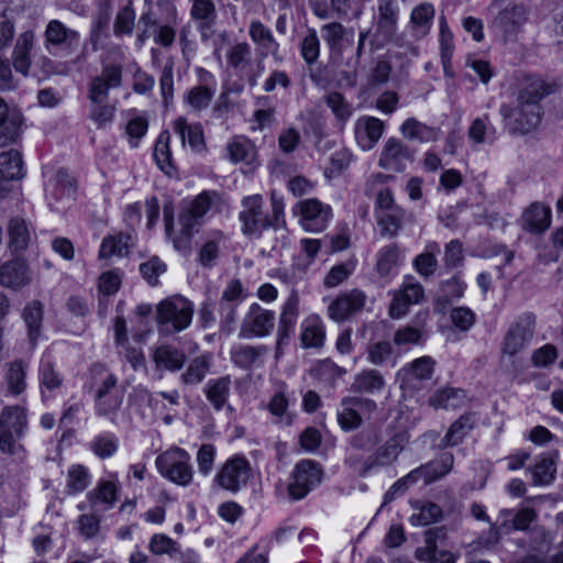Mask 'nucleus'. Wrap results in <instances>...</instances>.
<instances>
[{"label":"nucleus","mask_w":563,"mask_h":563,"mask_svg":"<svg viewBox=\"0 0 563 563\" xmlns=\"http://www.w3.org/2000/svg\"><path fill=\"white\" fill-rule=\"evenodd\" d=\"M559 89L555 81H549L540 75H527L520 81L516 96V106L501 104L499 113L507 122L512 134H528L534 131L542 119L541 100Z\"/></svg>","instance_id":"nucleus-1"},{"label":"nucleus","mask_w":563,"mask_h":563,"mask_svg":"<svg viewBox=\"0 0 563 563\" xmlns=\"http://www.w3.org/2000/svg\"><path fill=\"white\" fill-rule=\"evenodd\" d=\"M27 424L25 409L20 406L5 407L0 416V450L14 455L21 450L18 440Z\"/></svg>","instance_id":"nucleus-2"},{"label":"nucleus","mask_w":563,"mask_h":563,"mask_svg":"<svg viewBox=\"0 0 563 563\" xmlns=\"http://www.w3.org/2000/svg\"><path fill=\"white\" fill-rule=\"evenodd\" d=\"M156 467L162 476L179 486H188L192 481L190 455L180 448H172L156 457Z\"/></svg>","instance_id":"nucleus-3"},{"label":"nucleus","mask_w":563,"mask_h":563,"mask_svg":"<svg viewBox=\"0 0 563 563\" xmlns=\"http://www.w3.org/2000/svg\"><path fill=\"white\" fill-rule=\"evenodd\" d=\"M243 234L258 238L262 232L274 225L269 214L264 210V199L261 195L245 197L239 214Z\"/></svg>","instance_id":"nucleus-4"},{"label":"nucleus","mask_w":563,"mask_h":563,"mask_svg":"<svg viewBox=\"0 0 563 563\" xmlns=\"http://www.w3.org/2000/svg\"><path fill=\"white\" fill-rule=\"evenodd\" d=\"M323 472L319 463L311 460L298 462L291 473L288 494L292 500L305 498L311 489L322 482Z\"/></svg>","instance_id":"nucleus-5"},{"label":"nucleus","mask_w":563,"mask_h":563,"mask_svg":"<svg viewBox=\"0 0 563 563\" xmlns=\"http://www.w3.org/2000/svg\"><path fill=\"white\" fill-rule=\"evenodd\" d=\"M157 321L159 324H172L176 332L185 330L191 323L192 303L181 296H175L157 305Z\"/></svg>","instance_id":"nucleus-6"},{"label":"nucleus","mask_w":563,"mask_h":563,"mask_svg":"<svg viewBox=\"0 0 563 563\" xmlns=\"http://www.w3.org/2000/svg\"><path fill=\"white\" fill-rule=\"evenodd\" d=\"M446 529L437 527L426 531V545L416 550V558L421 562L429 563H455L456 556L449 550L446 545Z\"/></svg>","instance_id":"nucleus-7"},{"label":"nucleus","mask_w":563,"mask_h":563,"mask_svg":"<svg viewBox=\"0 0 563 563\" xmlns=\"http://www.w3.org/2000/svg\"><path fill=\"white\" fill-rule=\"evenodd\" d=\"M536 316L531 312L520 314L507 331L501 352L514 357L523 350L534 334Z\"/></svg>","instance_id":"nucleus-8"},{"label":"nucleus","mask_w":563,"mask_h":563,"mask_svg":"<svg viewBox=\"0 0 563 563\" xmlns=\"http://www.w3.org/2000/svg\"><path fill=\"white\" fill-rule=\"evenodd\" d=\"M409 442L407 432H397L389 438L383 445L377 448L375 453L368 456L362 467L358 470L360 475L365 476L369 470L377 466H389L394 464L406 445Z\"/></svg>","instance_id":"nucleus-9"},{"label":"nucleus","mask_w":563,"mask_h":563,"mask_svg":"<svg viewBox=\"0 0 563 563\" xmlns=\"http://www.w3.org/2000/svg\"><path fill=\"white\" fill-rule=\"evenodd\" d=\"M251 477V466L247 460L234 456L228 460L214 477V483L231 493L239 492L246 486Z\"/></svg>","instance_id":"nucleus-10"},{"label":"nucleus","mask_w":563,"mask_h":563,"mask_svg":"<svg viewBox=\"0 0 563 563\" xmlns=\"http://www.w3.org/2000/svg\"><path fill=\"white\" fill-rule=\"evenodd\" d=\"M275 313L253 303L243 318L239 336L242 339L267 336L274 329Z\"/></svg>","instance_id":"nucleus-11"},{"label":"nucleus","mask_w":563,"mask_h":563,"mask_svg":"<svg viewBox=\"0 0 563 563\" xmlns=\"http://www.w3.org/2000/svg\"><path fill=\"white\" fill-rule=\"evenodd\" d=\"M296 207L300 213V223L306 231H323L332 217L331 207L316 198L301 200Z\"/></svg>","instance_id":"nucleus-12"},{"label":"nucleus","mask_w":563,"mask_h":563,"mask_svg":"<svg viewBox=\"0 0 563 563\" xmlns=\"http://www.w3.org/2000/svg\"><path fill=\"white\" fill-rule=\"evenodd\" d=\"M139 24L143 26L142 32L137 35V41L143 44L147 37L153 36L154 42L164 47L170 46L176 37V13L174 12L167 23H161L152 19L150 13H143L139 20Z\"/></svg>","instance_id":"nucleus-13"},{"label":"nucleus","mask_w":563,"mask_h":563,"mask_svg":"<svg viewBox=\"0 0 563 563\" xmlns=\"http://www.w3.org/2000/svg\"><path fill=\"white\" fill-rule=\"evenodd\" d=\"M424 297V289L422 285L415 280L413 277H408L399 290L395 291L393 301L389 306V316L393 319H400L407 314L411 305L419 303Z\"/></svg>","instance_id":"nucleus-14"},{"label":"nucleus","mask_w":563,"mask_h":563,"mask_svg":"<svg viewBox=\"0 0 563 563\" xmlns=\"http://www.w3.org/2000/svg\"><path fill=\"white\" fill-rule=\"evenodd\" d=\"M365 300V294L358 289L344 292L328 307L329 317L336 322L347 320L364 308Z\"/></svg>","instance_id":"nucleus-15"},{"label":"nucleus","mask_w":563,"mask_h":563,"mask_svg":"<svg viewBox=\"0 0 563 563\" xmlns=\"http://www.w3.org/2000/svg\"><path fill=\"white\" fill-rule=\"evenodd\" d=\"M412 161V153L406 144L400 140L389 139L385 143L378 165L390 172H402L406 168L407 163Z\"/></svg>","instance_id":"nucleus-16"},{"label":"nucleus","mask_w":563,"mask_h":563,"mask_svg":"<svg viewBox=\"0 0 563 563\" xmlns=\"http://www.w3.org/2000/svg\"><path fill=\"white\" fill-rule=\"evenodd\" d=\"M268 352L269 349L262 344H236L231 349L230 356L235 366L244 371H250L255 367H261Z\"/></svg>","instance_id":"nucleus-17"},{"label":"nucleus","mask_w":563,"mask_h":563,"mask_svg":"<svg viewBox=\"0 0 563 563\" xmlns=\"http://www.w3.org/2000/svg\"><path fill=\"white\" fill-rule=\"evenodd\" d=\"M551 209L542 202H532L521 214V228L532 234H542L551 225Z\"/></svg>","instance_id":"nucleus-18"},{"label":"nucleus","mask_w":563,"mask_h":563,"mask_svg":"<svg viewBox=\"0 0 563 563\" xmlns=\"http://www.w3.org/2000/svg\"><path fill=\"white\" fill-rule=\"evenodd\" d=\"M249 34L251 40L260 47L263 56L272 55L277 64L283 62L284 56L279 52V44L267 26L260 21H252L249 27Z\"/></svg>","instance_id":"nucleus-19"},{"label":"nucleus","mask_w":563,"mask_h":563,"mask_svg":"<svg viewBox=\"0 0 563 563\" xmlns=\"http://www.w3.org/2000/svg\"><path fill=\"white\" fill-rule=\"evenodd\" d=\"M299 316V294L296 289H291L290 294L282 307L278 329L277 342L280 344L285 339H288L290 333L294 332L297 319Z\"/></svg>","instance_id":"nucleus-20"},{"label":"nucleus","mask_w":563,"mask_h":563,"mask_svg":"<svg viewBox=\"0 0 563 563\" xmlns=\"http://www.w3.org/2000/svg\"><path fill=\"white\" fill-rule=\"evenodd\" d=\"M453 462L452 454H444L439 461L426 463L409 472L408 475L415 484L419 481L429 484L448 474L453 466Z\"/></svg>","instance_id":"nucleus-21"},{"label":"nucleus","mask_w":563,"mask_h":563,"mask_svg":"<svg viewBox=\"0 0 563 563\" xmlns=\"http://www.w3.org/2000/svg\"><path fill=\"white\" fill-rule=\"evenodd\" d=\"M22 122L21 112L16 109H10L5 101L0 98V146L15 141Z\"/></svg>","instance_id":"nucleus-22"},{"label":"nucleus","mask_w":563,"mask_h":563,"mask_svg":"<svg viewBox=\"0 0 563 563\" xmlns=\"http://www.w3.org/2000/svg\"><path fill=\"white\" fill-rule=\"evenodd\" d=\"M434 14V7L428 2L420 3L412 9L409 29L416 40H421L429 34L433 24Z\"/></svg>","instance_id":"nucleus-23"},{"label":"nucleus","mask_w":563,"mask_h":563,"mask_svg":"<svg viewBox=\"0 0 563 563\" xmlns=\"http://www.w3.org/2000/svg\"><path fill=\"white\" fill-rule=\"evenodd\" d=\"M377 10V32L384 41H389L397 29L399 8L394 0H379Z\"/></svg>","instance_id":"nucleus-24"},{"label":"nucleus","mask_w":563,"mask_h":563,"mask_svg":"<svg viewBox=\"0 0 563 563\" xmlns=\"http://www.w3.org/2000/svg\"><path fill=\"white\" fill-rule=\"evenodd\" d=\"M121 73H101L91 78L88 98L90 102L108 101V91L121 85Z\"/></svg>","instance_id":"nucleus-25"},{"label":"nucleus","mask_w":563,"mask_h":563,"mask_svg":"<svg viewBox=\"0 0 563 563\" xmlns=\"http://www.w3.org/2000/svg\"><path fill=\"white\" fill-rule=\"evenodd\" d=\"M174 130L180 136L184 145L187 142L195 152L205 150V137L200 123H188L186 118L179 117L174 122Z\"/></svg>","instance_id":"nucleus-26"},{"label":"nucleus","mask_w":563,"mask_h":563,"mask_svg":"<svg viewBox=\"0 0 563 563\" xmlns=\"http://www.w3.org/2000/svg\"><path fill=\"white\" fill-rule=\"evenodd\" d=\"M27 265L21 260L10 261L0 267V284L20 288L29 283Z\"/></svg>","instance_id":"nucleus-27"},{"label":"nucleus","mask_w":563,"mask_h":563,"mask_svg":"<svg viewBox=\"0 0 563 563\" xmlns=\"http://www.w3.org/2000/svg\"><path fill=\"white\" fill-rule=\"evenodd\" d=\"M45 41L48 45H66L70 47L79 43V33L66 27L58 20H52L45 30Z\"/></svg>","instance_id":"nucleus-28"},{"label":"nucleus","mask_w":563,"mask_h":563,"mask_svg":"<svg viewBox=\"0 0 563 563\" xmlns=\"http://www.w3.org/2000/svg\"><path fill=\"white\" fill-rule=\"evenodd\" d=\"M411 216L406 212L401 207L394 208L391 211L376 212L377 224L380 228V234L389 238H395L402 224Z\"/></svg>","instance_id":"nucleus-29"},{"label":"nucleus","mask_w":563,"mask_h":563,"mask_svg":"<svg viewBox=\"0 0 563 563\" xmlns=\"http://www.w3.org/2000/svg\"><path fill=\"white\" fill-rule=\"evenodd\" d=\"M153 357L158 368H164L170 372L179 371L186 361L184 351L172 345L158 346L155 350Z\"/></svg>","instance_id":"nucleus-30"},{"label":"nucleus","mask_w":563,"mask_h":563,"mask_svg":"<svg viewBox=\"0 0 563 563\" xmlns=\"http://www.w3.org/2000/svg\"><path fill=\"white\" fill-rule=\"evenodd\" d=\"M34 44V32L31 30L21 33L16 40L12 63L15 70H27L31 66L30 53Z\"/></svg>","instance_id":"nucleus-31"},{"label":"nucleus","mask_w":563,"mask_h":563,"mask_svg":"<svg viewBox=\"0 0 563 563\" xmlns=\"http://www.w3.org/2000/svg\"><path fill=\"white\" fill-rule=\"evenodd\" d=\"M91 387L95 388V397L119 391L117 388L118 379L114 374L100 364H95L90 368Z\"/></svg>","instance_id":"nucleus-32"},{"label":"nucleus","mask_w":563,"mask_h":563,"mask_svg":"<svg viewBox=\"0 0 563 563\" xmlns=\"http://www.w3.org/2000/svg\"><path fill=\"white\" fill-rule=\"evenodd\" d=\"M132 246L131 236L129 234L119 233L103 238L99 257L108 258L111 256H128Z\"/></svg>","instance_id":"nucleus-33"},{"label":"nucleus","mask_w":563,"mask_h":563,"mask_svg":"<svg viewBox=\"0 0 563 563\" xmlns=\"http://www.w3.org/2000/svg\"><path fill=\"white\" fill-rule=\"evenodd\" d=\"M23 176V161L20 152L10 150L0 153V177L11 181L21 179Z\"/></svg>","instance_id":"nucleus-34"},{"label":"nucleus","mask_w":563,"mask_h":563,"mask_svg":"<svg viewBox=\"0 0 563 563\" xmlns=\"http://www.w3.org/2000/svg\"><path fill=\"white\" fill-rule=\"evenodd\" d=\"M4 379L8 391L14 396L21 395L26 388V365L15 360L5 365Z\"/></svg>","instance_id":"nucleus-35"},{"label":"nucleus","mask_w":563,"mask_h":563,"mask_svg":"<svg viewBox=\"0 0 563 563\" xmlns=\"http://www.w3.org/2000/svg\"><path fill=\"white\" fill-rule=\"evenodd\" d=\"M170 134L168 131H163L154 146V159L162 172L168 176H173L176 168L172 161V152L169 147Z\"/></svg>","instance_id":"nucleus-36"},{"label":"nucleus","mask_w":563,"mask_h":563,"mask_svg":"<svg viewBox=\"0 0 563 563\" xmlns=\"http://www.w3.org/2000/svg\"><path fill=\"white\" fill-rule=\"evenodd\" d=\"M400 130L406 139L418 140L420 142H433L438 140L440 135L439 129L428 126L413 118L407 119Z\"/></svg>","instance_id":"nucleus-37"},{"label":"nucleus","mask_w":563,"mask_h":563,"mask_svg":"<svg viewBox=\"0 0 563 563\" xmlns=\"http://www.w3.org/2000/svg\"><path fill=\"white\" fill-rule=\"evenodd\" d=\"M440 253V246L435 242L428 243L424 252L417 255L412 262L417 273L423 277H431L438 267L437 254Z\"/></svg>","instance_id":"nucleus-38"},{"label":"nucleus","mask_w":563,"mask_h":563,"mask_svg":"<svg viewBox=\"0 0 563 563\" xmlns=\"http://www.w3.org/2000/svg\"><path fill=\"white\" fill-rule=\"evenodd\" d=\"M475 423L474 416L471 413L461 416L449 428L442 439V446H455L463 441L466 434L473 429Z\"/></svg>","instance_id":"nucleus-39"},{"label":"nucleus","mask_w":563,"mask_h":563,"mask_svg":"<svg viewBox=\"0 0 563 563\" xmlns=\"http://www.w3.org/2000/svg\"><path fill=\"white\" fill-rule=\"evenodd\" d=\"M47 191L55 198L60 200L62 198L74 199L76 188L74 179L64 169H59L53 179L48 181Z\"/></svg>","instance_id":"nucleus-40"},{"label":"nucleus","mask_w":563,"mask_h":563,"mask_svg":"<svg viewBox=\"0 0 563 563\" xmlns=\"http://www.w3.org/2000/svg\"><path fill=\"white\" fill-rule=\"evenodd\" d=\"M231 378L223 376L207 384L206 396L216 410H220L227 404L230 395Z\"/></svg>","instance_id":"nucleus-41"},{"label":"nucleus","mask_w":563,"mask_h":563,"mask_svg":"<svg viewBox=\"0 0 563 563\" xmlns=\"http://www.w3.org/2000/svg\"><path fill=\"white\" fill-rule=\"evenodd\" d=\"M232 162H243L246 165L254 164L256 151L252 142L245 137H235L227 146Z\"/></svg>","instance_id":"nucleus-42"},{"label":"nucleus","mask_w":563,"mask_h":563,"mask_svg":"<svg viewBox=\"0 0 563 563\" xmlns=\"http://www.w3.org/2000/svg\"><path fill=\"white\" fill-rule=\"evenodd\" d=\"M10 245L14 251H23L31 241V231L23 218L15 217L10 220L8 227Z\"/></svg>","instance_id":"nucleus-43"},{"label":"nucleus","mask_w":563,"mask_h":563,"mask_svg":"<svg viewBox=\"0 0 563 563\" xmlns=\"http://www.w3.org/2000/svg\"><path fill=\"white\" fill-rule=\"evenodd\" d=\"M384 385L385 379L378 371L365 369L355 376L352 390L373 394L383 389Z\"/></svg>","instance_id":"nucleus-44"},{"label":"nucleus","mask_w":563,"mask_h":563,"mask_svg":"<svg viewBox=\"0 0 563 563\" xmlns=\"http://www.w3.org/2000/svg\"><path fill=\"white\" fill-rule=\"evenodd\" d=\"M321 35L329 46L331 54L340 55L344 48L345 42H349L345 37L346 30L339 22L324 24L321 27Z\"/></svg>","instance_id":"nucleus-45"},{"label":"nucleus","mask_w":563,"mask_h":563,"mask_svg":"<svg viewBox=\"0 0 563 563\" xmlns=\"http://www.w3.org/2000/svg\"><path fill=\"white\" fill-rule=\"evenodd\" d=\"M466 399V395L462 389L444 388L435 391L429 399V402L434 408H457L461 407Z\"/></svg>","instance_id":"nucleus-46"},{"label":"nucleus","mask_w":563,"mask_h":563,"mask_svg":"<svg viewBox=\"0 0 563 563\" xmlns=\"http://www.w3.org/2000/svg\"><path fill=\"white\" fill-rule=\"evenodd\" d=\"M324 336L323 324L318 318H309L305 320L300 335L301 343L305 347L322 346Z\"/></svg>","instance_id":"nucleus-47"},{"label":"nucleus","mask_w":563,"mask_h":563,"mask_svg":"<svg viewBox=\"0 0 563 563\" xmlns=\"http://www.w3.org/2000/svg\"><path fill=\"white\" fill-rule=\"evenodd\" d=\"M209 368V356H197L194 360H191L186 371L180 375V380L185 385H197L203 380Z\"/></svg>","instance_id":"nucleus-48"},{"label":"nucleus","mask_w":563,"mask_h":563,"mask_svg":"<svg viewBox=\"0 0 563 563\" xmlns=\"http://www.w3.org/2000/svg\"><path fill=\"white\" fill-rule=\"evenodd\" d=\"M90 484V474L86 466L74 464L67 471L66 492L74 495L84 492Z\"/></svg>","instance_id":"nucleus-49"},{"label":"nucleus","mask_w":563,"mask_h":563,"mask_svg":"<svg viewBox=\"0 0 563 563\" xmlns=\"http://www.w3.org/2000/svg\"><path fill=\"white\" fill-rule=\"evenodd\" d=\"M400 251L396 244L383 247L377 254L376 271L380 277H388L399 265Z\"/></svg>","instance_id":"nucleus-50"},{"label":"nucleus","mask_w":563,"mask_h":563,"mask_svg":"<svg viewBox=\"0 0 563 563\" xmlns=\"http://www.w3.org/2000/svg\"><path fill=\"white\" fill-rule=\"evenodd\" d=\"M123 398L124 395L121 390L95 397V408L97 415L113 420V417L117 415L122 405Z\"/></svg>","instance_id":"nucleus-51"},{"label":"nucleus","mask_w":563,"mask_h":563,"mask_svg":"<svg viewBox=\"0 0 563 563\" xmlns=\"http://www.w3.org/2000/svg\"><path fill=\"white\" fill-rule=\"evenodd\" d=\"M336 418L341 429L346 432L357 429L363 423L362 416L352 404L347 402V397L342 399Z\"/></svg>","instance_id":"nucleus-52"},{"label":"nucleus","mask_w":563,"mask_h":563,"mask_svg":"<svg viewBox=\"0 0 563 563\" xmlns=\"http://www.w3.org/2000/svg\"><path fill=\"white\" fill-rule=\"evenodd\" d=\"M90 450L100 459L111 457L119 448V439L113 433L97 435L89 444Z\"/></svg>","instance_id":"nucleus-53"},{"label":"nucleus","mask_w":563,"mask_h":563,"mask_svg":"<svg viewBox=\"0 0 563 563\" xmlns=\"http://www.w3.org/2000/svg\"><path fill=\"white\" fill-rule=\"evenodd\" d=\"M43 312L40 302L34 301L23 311V319L29 329V338L32 344H35L42 323Z\"/></svg>","instance_id":"nucleus-54"},{"label":"nucleus","mask_w":563,"mask_h":563,"mask_svg":"<svg viewBox=\"0 0 563 563\" xmlns=\"http://www.w3.org/2000/svg\"><path fill=\"white\" fill-rule=\"evenodd\" d=\"M443 517L442 508L434 503H424L418 508V512L413 514L410 522L417 526H428L441 520Z\"/></svg>","instance_id":"nucleus-55"},{"label":"nucleus","mask_w":563,"mask_h":563,"mask_svg":"<svg viewBox=\"0 0 563 563\" xmlns=\"http://www.w3.org/2000/svg\"><path fill=\"white\" fill-rule=\"evenodd\" d=\"M534 485H548L555 476L556 466L549 456H542L531 470Z\"/></svg>","instance_id":"nucleus-56"},{"label":"nucleus","mask_w":563,"mask_h":563,"mask_svg":"<svg viewBox=\"0 0 563 563\" xmlns=\"http://www.w3.org/2000/svg\"><path fill=\"white\" fill-rule=\"evenodd\" d=\"M526 20V9L522 4H515L499 12L496 21L506 31H511Z\"/></svg>","instance_id":"nucleus-57"},{"label":"nucleus","mask_w":563,"mask_h":563,"mask_svg":"<svg viewBox=\"0 0 563 563\" xmlns=\"http://www.w3.org/2000/svg\"><path fill=\"white\" fill-rule=\"evenodd\" d=\"M229 66L233 68H246L250 66L252 59L251 46L245 43H236L231 46L227 52Z\"/></svg>","instance_id":"nucleus-58"},{"label":"nucleus","mask_w":563,"mask_h":563,"mask_svg":"<svg viewBox=\"0 0 563 563\" xmlns=\"http://www.w3.org/2000/svg\"><path fill=\"white\" fill-rule=\"evenodd\" d=\"M435 361L431 356H421L409 363L405 371L412 377L424 380L430 379L433 375Z\"/></svg>","instance_id":"nucleus-59"},{"label":"nucleus","mask_w":563,"mask_h":563,"mask_svg":"<svg viewBox=\"0 0 563 563\" xmlns=\"http://www.w3.org/2000/svg\"><path fill=\"white\" fill-rule=\"evenodd\" d=\"M384 128L385 125L382 120L367 117L357 121L356 133L360 134L364 132L368 139L369 145H373L382 137Z\"/></svg>","instance_id":"nucleus-60"},{"label":"nucleus","mask_w":563,"mask_h":563,"mask_svg":"<svg viewBox=\"0 0 563 563\" xmlns=\"http://www.w3.org/2000/svg\"><path fill=\"white\" fill-rule=\"evenodd\" d=\"M213 95L214 90L207 86L194 87L188 91L186 96V102L194 110L200 111L209 106Z\"/></svg>","instance_id":"nucleus-61"},{"label":"nucleus","mask_w":563,"mask_h":563,"mask_svg":"<svg viewBox=\"0 0 563 563\" xmlns=\"http://www.w3.org/2000/svg\"><path fill=\"white\" fill-rule=\"evenodd\" d=\"M211 207V197L208 192H202L192 200L187 213L180 216L179 219H190L195 222V228L199 224V219L202 218Z\"/></svg>","instance_id":"nucleus-62"},{"label":"nucleus","mask_w":563,"mask_h":563,"mask_svg":"<svg viewBox=\"0 0 563 563\" xmlns=\"http://www.w3.org/2000/svg\"><path fill=\"white\" fill-rule=\"evenodd\" d=\"M114 107L106 102H90L89 119L92 120L99 129L104 128L113 120Z\"/></svg>","instance_id":"nucleus-63"},{"label":"nucleus","mask_w":563,"mask_h":563,"mask_svg":"<svg viewBox=\"0 0 563 563\" xmlns=\"http://www.w3.org/2000/svg\"><path fill=\"white\" fill-rule=\"evenodd\" d=\"M424 335L422 327L405 325L399 328L394 334L396 345L421 344Z\"/></svg>","instance_id":"nucleus-64"}]
</instances>
